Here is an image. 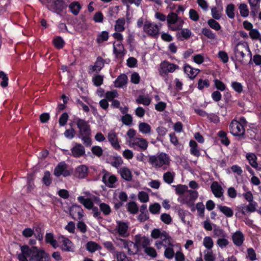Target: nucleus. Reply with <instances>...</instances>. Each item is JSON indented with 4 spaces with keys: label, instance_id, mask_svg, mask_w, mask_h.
<instances>
[{
    "label": "nucleus",
    "instance_id": "338daca9",
    "mask_svg": "<svg viewBox=\"0 0 261 261\" xmlns=\"http://www.w3.org/2000/svg\"><path fill=\"white\" fill-rule=\"evenodd\" d=\"M215 87L219 90L223 91L226 89L225 85L221 81L215 79L214 81Z\"/></svg>",
    "mask_w": 261,
    "mask_h": 261
},
{
    "label": "nucleus",
    "instance_id": "6ab92c4d",
    "mask_svg": "<svg viewBox=\"0 0 261 261\" xmlns=\"http://www.w3.org/2000/svg\"><path fill=\"white\" fill-rule=\"evenodd\" d=\"M113 52L117 58H120L125 55L124 46L121 42H114L113 43Z\"/></svg>",
    "mask_w": 261,
    "mask_h": 261
},
{
    "label": "nucleus",
    "instance_id": "c9c22d12",
    "mask_svg": "<svg viewBox=\"0 0 261 261\" xmlns=\"http://www.w3.org/2000/svg\"><path fill=\"white\" fill-rule=\"evenodd\" d=\"M69 8L74 15H76L81 9V6L79 2H73L69 5Z\"/></svg>",
    "mask_w": 261,
    "mask_h": 261
},
{
    "label": "nucleus",
    "instance_id": "f8f14e48",
    "mask_svg": "<svg viewBox=\"0 0 261 261\" xmlns=\"http://www.w3.org/2000/svg\"><path fill=\"white\" fill-rule=\"evenodd\" d=\"M120 241L123 243L124 248L127 250L128 253L129 255L135 254L138 252L139 247L136 242L135 243H134L132 241H126L125 240L119 239L117 238H116V240H114L115 243H117V241Z\"/></svg>",
    "mask_w": 261,
    "mask_h": 261
},
{
    "label": "nucleus",
    "instance_id": "72a5a7b5",
    "mask_svg": "<svg viewBox=\"0 0 261 261\" xmlns=\"http://www.w3.org/2000/svg\"><path fill=\"white\" fill-rule=\"evenodd\" d=\"M189 145L190 146L191 154L197 157L199 156L200 154V152L197 148V143L194 140H191L189 143Z\"/></svg>",
    "mask_w": 261,
    "mask_h": 261
},
{
    "label": "nucleus",
    "instance_id": "ea45409f",
    "mask_svg": "<svg viewBox=\"0 0 261 261\" xmlns=\"http://www.w3.org/2000/svg\"><path fill=\"white\" fill-rule=\"evenodd\" d=\"M218 207L224 215L227 217H231L233 216V211L230 207L226 206L218 205Z\"/></svg>",
    "mask_w": 261,
    "mask_h": 261
},
{
    "label": "nucleus",
    "instance_id": "7c9ffc66",
    "mask_svg": "<svg viewBox=\"0 0 261 261\" xmlns=\"http://www.w3.org/2000/svg\"><path fill=\"white\" fill-rule=\"evenodd\" d=\"M136 241L139 248L142 247L145 249L150 244L149 239L145 237H137Z\"/></svg>",
    "mask_w": 261,
    "mask_h": 261
},
{
    "label": "nucleus",
    "instance_id": "6e6d98bb",
    "mask_svg": "<svg viewBox=\"0 0 261 261\" xmlns=\"http://www.w3.org/2000/svg\"><path fill=\"white\" fill-rule=\"evenodd\" d=\"M231 88L238 93H241L243 90L242 84L238 82H232L231 84Z\"/></svg>",
    "mask_w": 261,
    "mask_h": 261
},
{
    "label": "nucleus",
    "instance_id": "0e129e2a",
    "mask_svg": "<svg viewBox=\"0 0 261 261\" xmlns=\"http://www.w3.org/2000/svg\"><path fill=\"white\" fill-rule=\"evenodd\" d=\"M128 211L132 214H136L138 211V207L135 202H131L127 204Z\"/></svg>",
    "mask_w": 261,
    "mask_h": 261
},
{
    "label": "nucleus",
    "instance_id": "cd10ccee",
    "mask_svg": "<svg viewBox=\"0 0 261 261\" xmlns=\"http://www.w3.org/2000/svg\"><path fill=\"white\" fill-rule=\"evenodd\" d=\"M246 158L249 164L254 168L256 169L258 167L257 162V157L254 153L248 152L246 154Z\"/></svg>",
    "mask_w": 261,
    "mask_h": 261
},
{
    "label": "nucleus",
    "instance_id": "f03ea898",
    "mask_svg": "<svg viewBox=\"0 0 261 261\" xmlns=\"http://www.w3.org/2000/svg\"><path fill=\"white\" fill-rule=\"evenodd\" d=\"M136 131L130 128L126 133V142L128 146L138 150H145L148 147L147 140L141 137H137Z\"/></svg>",
    "mask_w": 261,
    "mask_h": 261
},
{
    "label": "nucleus",
    "instance_id": "b1692460",
    "mask_svg": "<svg viewBox=\"0 0 261 261\" xmlns=\"http://www.w3.org/2000/svg\"><path fill=\"white\" fill-rule=\"evenodd\" d=\"M184 69L185 73L191 79H194L200 71L199 69L194 68L188 64H185Z\"/></svg>",
    "mask_w": 261,
    "mask_h": 261
},
{
    "label": "nucleus",
    "instance_id": "ddd939ff",
    "mask_svg": "<svg viewBox=\"0 0 261 261\" xmlns=\"http://www.w3.org/2000/svg\"><path fill=\"white\" fill-rule=\"evenodd\" d=\"M58 241L60 244L62 250L69 252L74 251V245L68 238L61 236L58 238Z\"/></svg>",
    "mask_w": 261,
    "mask_h": 261
},
{
    "label": "nucleus",
    "instance_id": "09e8293b",
    "mask_svg": "<svg viewBox=\"0 0 261 261\" xmlns=\"http://www.w3.org/2000/svg\"><path fill=\"white\" fill-rule=\"evenodd\" d=\"M226 13L227 16L230 19H233L234 17V5L233 4H230L227 6Z\"/></svg>",
    "mask_w": 261,
    "mask_h": 261
},
{
    "label": "nucleus",
    "instance_id": "e433bc0d",
    "mask_svg": "<svg viewBox=\"0 0 261 261\" xmlns=\"http://www.w3.org/2000/svg\"><path fill=\"white\" fill-rule=\"evenodd\" d=\"M104 64L103 59L101 57H98L94 66H92V70L95 71H99L103 68Z\"/></svg>",
    "mask_w": 261,
    "mask_h": 261
},
{
    "label": "nucleus",
    "instance_id": "37998d69",
    "mask_svg": "<svg viewBox=\"0 0 261 261\" xmlns=\"http://www.w3.org/2000/svg\"><path fill=\"white\" fill-rule=\"evenodd\" d=\"M250 37L252 40H258L261 43V35L256 29H253L249 32Z\"/></svg>",
    "mask_w": 261,
    "mask_h": 261
},
{
    "label": "nucleus",
    "instance_id": "8fccbe9b",
    "mask_svg": "<svg viewBox=\"0 0 261 261\" xmlns=\"http://www.w3.org/2000/svg\"><path fill=\"white\" fill-rule=\"evenodd\" d=\"M109 38V33L107 31H102L98 35L96 41L100 43L107 41Z\"/></svg>",
    "mask_w": 261,
    "mask_h": 261
},
{
    "label": "nucleus",
    "instance_id": "a878e982",
    "mask_svg": "<svg viewBox=\"0 0 261 261\" xmlns=\"http://www.w3.org/2000/svg\"><path fill=\"white\" fill-rule=\"evenodd\" d=\"M34 261H50V257L43 250H37Z\"/></svg>",
    "mask_w": 261,
    "mask_h": 261
},
{
    "label": "nucleus",
    "instance_id": "13d9d810",
    "mask_svg": "<svg viewBox=\"0 0 261 261\" xmlns=\"http://www.w3.org/2000/svg\"><path fill=\"white\" fill-rule=\"evenodd\" d=\"M189 18L193 21H197L199 19V15L198 12L193 9H191L189 12Z\"/></svg>",
    "mask_w": 261,
    "mask_h": 261
},
{
    "label": "nucleus",
    "instance_id": "9d476101",
    "mask_svg": "<svg viewBox=\"0 0 261 261\" xmlns=\"http://www.w3.org/2000/svg\"><path fill=\"white\" fill-rule=\"evenodd\" d=\"M129 223L123 221H117L116 226L113 233L118 234L121 237L126 238L129 236Z\"/></svg>",
    "mask_w": 261,
    "mask_h": 261
},
{
    "label": "nucleus",
    "instance_id": "a211bd4d",
    "mask_svg": "<svg viewBox=\"0 0 261 261\" xmlns=\"http://www.w3.org/2000/svg\"><path fill=\"white\" fill-rule=\"evenodd\" d=\"M83 211L80 206L74 205L70 208V214L74 219H81L83 217Z\"/></svg>",
    "mask_w": 261,
    "mask_h": 261
},
{
    "label": "nucleus",
    "instance_id": "2f4dec72",
    "mask_svg": "<svg viewBox=\"0 0 261 261\" xmlns=\"http://www.w3.org/2000/svg\"><path fill=\"white\" fill-rule=\"evenodd\" d=\"M139 132L143 134H149L151 131V127L146 122H140L138 125Z\"/></svg>",
    "mask_w": 261,
    "mask_h": 261
},
{
    "label": "nucleus",
    "instance_id": "4c0bfd02",
    "mask_svg": "<svg viewBox=\"0 0 261 261\" xmlns=\"http://www.w3.org/2000/svg\"><path fill=\"white\" fill-rule=\"evenodd\" d=\"M80 202L82 203L85 207L88 209H91L93 206V203L91 200L88 198H85L83 196H79L77 198Z\"/></svg>",
    "mask_w": 261,
    "mask_h": 261
},
{
    "label": "nucleus",
    "instance_id": "412c9836",
    "mask_svg": "<svg viewBox=\"0 0 261 261\" xmlns=\"http://www.w3.org/2000/svg\"><path fill=\"white\" fill-rule=\"evenodd\" d=\"M211 189L216 197L221 198L223 196V189L218 182L214 181L211 186Z\"/></svg>",
    "mask_w": 261,
    "mask_h": 261
},
{
    "label": "nucleus",
    "instance_id": "aec40b11",
    "mask_svg": "<svg viewBox=\"0 0 261 261\" xmlns=\"http://www.w3.org/2000/svg\"><path fill=\"white\" fill-rule=\"evenodd\" d=\"M232 240L236 246L240 247L244 242V236L241 231L238 230L232 234Z\"/></svg>",
    "mask_w": 261,
    "mask_h": 261
},
{
    "label": "nucleus",
    "instance_id": "de8ad7c7",
    "mask_svg": "<svg viewBox=\"0 0 261 261\" xmlns=\"http://www.w3.org/2000/svg\"><path fill=\"white\" fill-rule=\"evenodd\" d=\"M202 33L207 38L212 40L216 38V35L212 31L207 28H203Z\"/></svg>",
    "mask_w": 261,
    "mask_h": 261
},
{
    "label": "nucleus",
    "instance_id": "4d7b16f0",
    "mask_svg": "<svg viewBox=\"0 0 261 261\" xmlns=\"http://www.w3.org/2000/svg\"><path fill=\"white\" fill-rule=\"evenodd\" d=\"M138 197L140 202L146 203L149 201V195L144 191H140L138 194Z\"/></svg>",
    "mask_w": 261,
    "mask_h": 261
},
{
    "label": "nucleus",
    "instance_id": "1a4fd4ad",
    "mask_svg": "<svg viewBox=\"0 0 261 261\" xmlns=\"http://www.w3.org/2000/svg\"><path fill=\"white\" fill-rule=\"evenodd\" d=\"M248 53L250 57H251V52L249 46L245 43H238L234 48V55L236 59L242 62L246 53Z\"/></svg>",
    "mask_w": 261,
    "mask_h": 261
},
{
    "label": "nucleus",
    "instance_id": "bb28decb",
    "mask_svg": "<svg viewBox=\"0 0 261 261\" xmlns=\"http://www.w3.org/2000/svg\"><path fill=\"white\" fill-rule=\"evenodd\" d=\"M125 19L124 17L118 18L115 21L114 30L116 32H123L125 30Z\"/></svg>",
    "mask_w": 261,
    "mask_h": 261
},
{
    "label": "nucleus",
    "instance_id": "a19ab883",
    "mask_svg": "<svg viewBox=\"0 0 261 261\" xmlns=\"http://www.w3.org/2000/svg\"><path fill=\"white\" fill-rule=\"evenodd\" d=\"M203 245L207 250H211L214 246V242L211 237L206 236L204 238Z\"/></svg>",
    "mask_w": 261,
    "mask_h": 261
},
{
    "label": "nucleus",
    "instance_id": "c756f323",
    "mask_svg": "<svg viewBox=\"0 0 261 261\" xmlns=\"http://www.w3.org/2000/svg\"><path fill=\"white\" fill-rule=\"evenodd\" d=\"M118 172L121 177L125 180L129 181L132 179V173L128 168L126 167H121L119 169Z\"/></svg>",
    "mask_w": 261,
    "mask_h": 261
},
{
    "label": "nucleus",
    "instance_id": "49530a36",
    "mask_svg": "<svg viewBox=\"0 0 261 261\" xmlns=\"http://www.w3.org/2000/svg\"><path fill=\"white\" fill-rule=\"evenodd\" d=\"M229 241L227 239V237H223L221 238H218L217 241V244L221 249L226 248L229 244Z\"/></svg>",
    "mask_w": 261,
    "mask_h": 261
},
{
    "label": "nucleus",
    "instance_id": "f3484780",
    "mask_svg": "<svg viewBox=\"0 0 261 261\" xmlns=\"http://www.w3.org/2000/svg\"><path fill=\"white\" fill-rule=\"evenodd\" d=\"M88 169L86 165H81L77 166L74 170V176L75 177L82 179L87 177Z\"/></svg>",
    "mask_w": 261,
    "mask_h": 261
},
{
    "label": "nucleus",
    "instance_id": "c03bdc74",
    "mask_svg": "<svg viewBox=\"0 0 261 261\" xmlns=\"http://www.w3.org/2000/svg\"><path fill=\"white\" fill-rule=\"evenodd\" d=\"M239 10L241 15L243 17H246L249 15V10L248 6L245 4H241L239 7Z\"/></svg>",
    "mask_w": 261,
    "mask_h": 261
},
{
    "label": "nucleus",
    "instance_id": "473e14b6",
    "mask_svg": "<svg viewBox=\"0 0 261 261\" xmlns=\"http://www.w3.org/2000/svg\"><path fill=\"white\" fill-rule=\"evenodd\" d=\"M64 8V3L62 1L57 0L54 2L53 5L52 11L58 14H60Z\"/></svg>",
    "mask_w": 261,
    "mask_h": 261
},
{
    "label": "nucleus",
    "instance_id": "052dcab7",
    "mask_svg": "<svg viewBox=\"0 0 261 261\" xmlns=\"http://www.w3.org/2000/svg\"><path fill=\"white\" fill-rule=\"evenodd\" d=\"M249 204L246 206V210L248 212L253 213L257 211L256 208L257 206V202L255 201L248 202Z\"/></svg>",
    "mask_w": 261,
    "mask_h": 261
},
{
    "label": "nucleus",
    "instance_id": "6e6552de",
    "mask_svg": "<svg viewBox=\"0 0 261 261\" xmlns=\"http://www.w3.org/2000/svg\"><path fill=\"white\" fill-rule=\"evenodd\" d=\"M179 68V67L177 65L165 60L160 63L159 72L160 76L165 78V81H166V77L169 73H173Z\"/></svg>",
    "mask_w": 261,
    "mask_h": 261
},
{
    "label": "nucleus",
    "instance_id": "39448f33",
    "mask_svg": "<svg viewBox=\"0 0 261 261\" xmlns=\"http://www.w3.org/2000/svg\"><path fill=\"white\" fill-rule=\"evenodd\" d=\"M198 196V193L196 191H188L185 194L179 196L177 200L181 203L186 204L191 208L192 211H195V208L194 206V202Z\"/></svg>",
    "mask_w": 261,
    "mask_h": 261
},
{
    "label": "nucleus",
    "instance_id": "3c124183",
    "mask_svg": "<svg viewBox=\"0 0 261 261\" xmlns=\"http://www.w3.org/2000/svg\"><path fill=\"white\" fill-rule=\"evenodd\" d=\"M208 26L215 31H219L221 27L220 24L214 19H210L207 21Z\"/></svg>",
    "mask_w": 261,
    "mask_h": 261
},
{
    "label": "nucleus",
    "instance_id": "79ce46f5",
    "mask_svg": "<svg viewBox=\"0 0 261 261\" xmlns=\"http://www.w3.org/2000/svg\"><path fill=\"white\" fill-rule=\"evenodd\" d=\"M175 174L173 172H167L163 175V179L165 182L171 184L173 182Z\"/></svg>",
    "mask_w": 261,
    "mask_h": 261
},
{
    "label": "nucleus",
    "instance_id": "e2e57ef3",
    "mask_svg": "<svg viewBox=\"0 0 261 261\" xmlns=\"http://www.w3.org/2000/svg\"><path fill=\"white\" fill-rule=\"evenodd\" d=\"M0 79L2 80L1 86L4 88L6 87L8 85V77L7 74L3 71H0Z\"/></svg>",
    "mask_w": 261,
    "mask_h": 261
},
{
    "label": "nucleus",
    "instance_id": "69168bd1",
    "mask_svg": "<svg viewBox=\"0 0 261 261\" xmlns=\"http://www.w3.org/2000/svg\"><path fill=\"white\" fill-rule=\"evenodd\" d=\"M247 253L246 257L247 258L249 259V260H251L252 261L255 260L256 259V254L254 251V250L252 248H250L247 249Z\"/></svg>",
    "mask_w": 261,
    "mask_h": 261
},
{
    "label": "nucleus",
    "instance_id": "423d86ee",
    "mask_svg": "<svg viewBox=\"0 0 261 261\" xmlns=\"http://www.w3.org/2000/svg\"><path fill=\"white\" fill-rule=\"evenodd\" d=\"M167 22L168 28L173 31L180 30L184 25V21L176 13L171 12L167 16Z\"/></svg>",
    "mask_w": 261,
    "mask_h": 261
},
{
    "label": "nucleus",
    "instance_id": "864d4df0",
    "mask_svg": "<svg viewBox=\"0 0 261 261\" xmlns=\"http://www.w3.org/2000/svg\"><path fill=\"white\" fill-rule=\"evenodd\" d=\"M101 211L105 215H109L111 213V208L109 205L105 203H101L99 205Z\"/></svg>",
    "mask_w": 261,
    "mask_h": 261
},
{
    "label": "nucleus",
    "instance_id": "0eeeda50",
    "mask_svg": "<svg viewBox=\"0 0 261 261\" xmlns=\"http://www.w3.org/2000/svg\"><path fill=\"white\" fill-rule=\"evenodd\" d=\"M37 250L36 247L21 246V252L18 254V258L19 261H34Z\"/></svg>",
    "mask_w": 261,
    "mask_h": 261
},
{
    "label": "nucleus",
    "instance_id": "4be33fe9",
    "mask_svg": "<svg viewBox=\"0 0 261 261\" xmlns=\"http://www.w3.org/2000/svg\"><path fill=\"white\" fill-rule=\"evenodd\" d=\"M178 215L182 222L185 224H189L191 219V214L187 211L182 209L178 210Z\"/></svg>",
    "mask_w": 261,
    "mask_h": 261
},
{
    "label": "nucleus",
    "instance_id": "5701e85b",
    "mask_svg": "<svg viewBox=\"0 0 261 261\" xmlns=\"http://www.w3.org/2000/svg\"><path fill=\"white\" fill-rule=\"evenodd\" d=\"M108 138L112 146L115 149L119 150L120 149L121 146L119 145V142L118 141L117 135L114 132L111 131L110 133H109L108 135Z\"/></svg>",
    "mask_w": 261,
    "mask_h": 261
},
{
    "label": "nucleus",
    "instance_id": "680f3d73",
    "mask_svg": "<svg viewBox=\"0 0 261 261\" xmlns=\"http://www.w3.org/2000/svg\"><path fill=\"white\" fill-rule=\"evenodd\" d=\"M160 209L161 206L158 203L150 204L149 207L150 212L153 214L159 213Z\"/></svg>",
    "mask_w": 261,
    "mask_h": 261
},
{
    "label": "nucleus",
    "instance_id": "f704fd0d",
    "mask_svg": "<svg viewBox=\"0 0 261 261\" xmlns=\"http://www.w3.org/2000/svg\"><path fill=\"white\" fill-rule=\"evenodd\" d=\"M86 249L90 252H94L96 250L100 249V246L96 243L93 241L88 242L86 245Z\"/></svg>",
    "mask_w": 261,
    "mask_h": 261
},
{
    "label": "nucleus",
    "instance_id": "603ef678",
    "mask_svg": "<svg viewBox=\"0 0 261 261\" xmlns=\"http://www.w3.org/2000/svg\"><path fill=\"white\" fill-rule=\"evenodd\" d=\"M204 259L205 261H215V256L211 250L204 251Z\"/></svg>",
    "mask_w": 261,
    "mask_h": 261
},
{
    "label": "nucleus",
    "instance_id": "7ed1b4c3",
    "mask_svg": "<svg viewBox=\"0 0 261 261\" xmlns=\"http://www.w3.org/2000/svg\"><path fill=\"white\" fill-rule=\"evenodd\" d=\"M171 158L170 156L164 152H161L156 155L148 156V162L154 169H162L166 170L170 165Z\"/></svg>",
    "mask_w": 261,
    "mask_h": 261
},
{
    "label": "nucleus",
    "instance_id": "c85d7f7f",
    "mask_svg": "<svg viewBox=\"0 0 261 261\" xmlns=\"http://www.w3.org/2000/svg\"><path fill=\"white\" fill-rule=\"evenodd\" d=\"M127 82V77L124 74L120 75L114 82V86L117 88H121L126 85Z\"/></svg>",
    "mask_w": 261,
    "mask_h": 261
},
{
    "label": "nucleus",
    "instance_id": "5fc2aeb1",
    "mask_svg": "<svg viewBox=\"0 0 261 261\" xmlns=\"http://www.w3.org/2000/svg\"><path fill=\"white\" fill-rule=\"evenodd\" d=\"M42 181L46 186H49L51 184L52 179L50 177V173L49 171H46L44 172V176L42 178Z\"/></svg>",
    "mask_w": 261,
    "mask_h": 261
},
{
    "label": "nucleus",
    "instance_id": "2eb2a0df",
    "mask_svg": "<svg viewBox=\"0 0 261 261\" xmlns=\"http://www.w3.org/2000/svg\"><path fill=\"white\" fill-rule=\"evenodd\" d=\"M54 174L57 177H59L61 175L68 176L70 175V172L67 170L66 163L62 162L59 163L55 168Z\"/></svg>",
    "mask_w": 261,
    "mask_h": 261
},
{
    "label": "nucleus",
    "instance_id": "a18cd8bd",
    "mask_svg": "<svg viewBox=\"0 0 261 261\" xmlns=\"http://www.w3.org/2000/svg\"><path fill=\"white\" fill-rule=\"evenodd\" d=\"M138 104H142L145 106H148L150 103V99L148 96L140 95L136 100Z\"/></svg>",
    "mask_w": 261,
    "mask_h": 261
},
{
    "label": "nucleus",
    "instance_id": "9b49d317",
    "mask_svg": "<svg viewBox=\"0 0 261 261\" xmlns=\"http://www.w3.org/2000/svg\"><path fill=\"white\" fill-rule=\"evenodd\" d=\"M229 130L235 136H241L245 133V128L242 124L236 120L231 121L229 124Z\"/></svg>",
    "mask_w": 261,
    "mask_h": 261
},
{
    "label": "nucleus",
    "instance_id": "393cba45",
    "mask_svg": "<svg viewBox=\"0 0 261 261\" xmlns=\"http://www.w3.org/2000/svg\"><path fill=\"white\" fill-rule=\"evenodd\" d=\"M71 153L74 157H80L85 154V148L81 144L76 143L71 149Z\"/></svg>",
    "mask_w": 261,
    "mask_h": 261
},
{
    "label": "nucleus",
    "instance_id": "4468645a",
    "mask_svg": "<svg viewBox=\"0 0 261 261\" xmlns=\"http://www.w3.org/2000/svg\"><path fill=\"white\" fill-rule=\"evenodd\" d=\"M76 125L79 129V135L91 134L90 125L84 120L78 119L76 121Z\"/></svg>",
    "mask_w": 261,
    "mask_h": 261
},
{
    "label": "nucleus",
    "instance_id": "20e7f679",
    "mask_svg": "<svg viewBox=\"0 0 261 261\" xmlns=\"http://www.w3.org/2000/svg\"><path fill=\"white\" fill-rule=\"evenodd\" d=\"M137 26L139 28L143 27V32L148 36L152 38L158 37L161 26L143 18H139L137 21Z\"/></svg>",
    "mask_w": 261,
    "mask_h": 261
},
{
    "label": "nucleus",
    "instance_id": "dca6fc26",
    "mask_svg": "<svg viewBox=\"0 0 261 261\" xmlns=\"http://www.w3.org/2000/svg\"><path fill=\"white\" fill-rule=\"evenodd\" d=\"M117 180L116 177L109 172L105 173L102 177L103 182L110 188H114Z\"/></svg>",
    "mask_w": 261,
    "mask_h": 261
},
{
    "label": "nucleus",
    "instance_id": "bf43d9fd",
    "mask_svg": "<svg viewBox=\"0 0 261 261\" xmlns=\"http://www.w3.org/2000/svg\"><path fill=\"white\" fill-rule=\"evenodd\" d=\"M175 191L176 193L180 196L182 194H185L186 193L185 192H188L189 190H188V187L187 186L179 185L176 186Z\"/></svg>",
    "mask_w": 261,
    "mask_h": 261
},
{
    "label": "nucleus",
    "instance_id": "f257e3e1",
    "mask_svg": "<svg viewBox=\"0 0 261 261\" xmlns=\"http://www.w3.org/2000/svg\"><path fill=\"white\" fill-rule=\"evenodd\" d=\"M151 237L158 239L154 244L157 249H160L163 247L165 248L164 255L166 258L172 259L174 257L175 261L185 260L186 256L182 251L180 245L174 243L166 231L154 229L151 232Z\"/></svg>",
    "mask_w": 261,
    "mask_h": 261
},
{
    "label": "nucleus",
    "instance_id": "774afa93",
    "mask_svg": "<svg viewBox=\"0 0 261 261\" xmlns=\"http://www.w3.org/2000/svg\"><path fill=\"white\" fill-rule=\"evenodd\" d=\"M53 42L56 47L59 49L62 48L64 45V40L59 37H56L54 39Z\"/></svg>",
    "mask_w": 261,
    "mask_h": 261
},
{
    "label": "nucleus",
    "instance_id": "58836bf2",
    "mask_svg": "<svg viewBox=\"0 0 261 261\" xmlns=\"http://www.w3.org/2000/svg\"><path fill=\"white\" fill-rule=\"evenodd\" d=\"M45 241L49 243L55 248L58 246L57 241L55 239L54 235L51 233H47L45 236Z\"/></svg>",
    "mask_w": 261,
    "mask_h": 261
}]
</instances>
